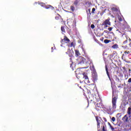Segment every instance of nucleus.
<instances>
[{
    "mask_svg": "<svg viewBox=\"0 0 131 131\" xmlns=\"http://www.w3.org/2000/svg\"><path fill=\"white\" fill-rule=\"evenodd\" d=\"M87 93L89 95H92V92L91 91V89H87Z\"/></svg>",
    "mask_w": 131,
    "mask_h": 131,
    "instance_id": "26",
    "label": "nucleus"
},
{
    "mask_svg": "<svg viewBox=\"0 0 131 131\" xmlns=\"http://www.w3.org/2000/svg\"><path fill=\"white\" fill-rule=\"evenodd\" d=\"M128 82H129V83L131 82V78L128 79Z\"/></svg>",
    "mask_w": 131,
    "mask_h": 131,
    "instance_id": "35",
    "label": "nucleus"
},
{
    "mask_svg": "<svg viewBox=\"0 0 131 131\" xmlns=\"http://www.w3.org/2000/svg\"><path fill=\"white\" fill-rule=\"evenodd\" d=\"M110 41H111V40H108V39H105V40H104V42L105 43H109V42H110Z\"/></svg>",
    "mask_w": 131,
    "mask_h": 131,
    "instance_id": "24",
    "label": "nucleus"
},
{
    "mask_svg": "<svg viewBox=\"0 0 131 131\" xmlns=\"http://www.w3.org/2000/svg\"><path fill=\"white\" fill-rule=\"evenodd\" d=\"M92 78L94 81H96L98 79V75L97 73H94L92 74Z\"/></svg>",
    "mask_w": 131,
    "mask_h": 131,
    "instance_id": "8",
    "label": "nucleus"
},
{
    "mask_svg": "<svg viewBox=\"0 0 131 131\" xmlns=\"http://www.w3.org/2000/svg\"><path fill=\"white\" fill-rule=\"evenodd\" d=\"M118 88H121V86H120V85L118 86Z\"/></svg>",
    "mask_w": 131,
    "mask_h": 131,
    "instance_id": "42",
    "label": "nucleus"
},
{
    "mask_svg": "<svg viewBox=\"0 0 131 131\" xmlns=\"http://www.w3.org/2000/svg\"><path fill=\"white\" fill-rule=\"evenodd\" d=\"M129 71H130V69L129 70Z\"/></svg>",
    "mask_w": 131,
    "mask_h": 131,
    "instance_id": "46",
    "label": "nucleus"
},
{
    "mask_svg": "<svg viewBox=\"0 0 131 131\" xmlns=\"http://www.w3.org/2000/svg\"><path fill=\"white\" fill-rule=\"evenodd\" d=\"M70 9H71L72 12H74V11L75 10V7H74V6H71Z\"/></svg>",
    "mask_w": 131,
    "mask_h": 131,
    "instance_id": "22",
    "label": "nucleus"
},
{
    "mask_svg": "<svg viewBox=\"0 0 131 131\" xmlns=\"http://www.w3.org/2000/svg\"><path fill=\"white\" fill-rule=\"evenodd\" d=\"M70 47H74V44H73V42H72L71 45H70Z\"/></svg>",
    "mask_w": 131,
    "mask_h": 131,
    "instance_id": "32",
    "label": "nucleus"
},
{
    "mask_svg": "<svg viewBox=\"0 0 131 131\" xmlns=\"http://www.w3.org/2000/svg\"><path fill=\"white\" fill-rule=\"evenodd\" d=\"M113 49H118V45L115 44L112 46Z\"/></svg>",
    "mask_w": 131,
    "mask_h": 131,
    "instance_id": "20",
    "label": "nucleus"
},
{
    "mask_svg": "<svg viewBox=\"0 0 131 131\" xmlns=\"http://www.w3.org/2000/svg\"><path fill=\"white\" fill-rule=\"evenodd\" d=\"M55 18L56 20H59V19H60V14H58Z\"/></svg>",
    "mask_w": 131,
    "mask_h": 131,
    "instance_id": "25",
    "label": "nucleus"
},
{
    "mask_svg": "<svg viewBox=\"0 0 131 131\" xmlns=\"http://www.w3.org/2000/svg\"><path fill=\"white\" fill-rule=\"evenodd\" d=\"M117 31H119V32L120 33H121V32H120V31H119V30H117Z\"/></svg>",
    "mask_w": 131,
    "mask_h": 131,
    "instance_id": "37",
    "label": "nucleus"
},
{
    "mask_svg": "<svg viewBox=\"0 0 131 131\" xmlns=\"http://www.w3.org/2000/svg\"><path fill=\"white\" fill-rule=\"evenodd\" d=\"M44 8L47 9H51L52 10H53V9H54V7L51 5H45Z\"/></svg>",
    "mask_w": 131,
    "mask_h": 131,
    "instance_id": "14",
    "label": "nucleus"
},
{
    "mask_svg": "<svg viewBox=\"0 0 131 131\" xmlns=\"http://www.w3.org/2000/svg\"><path fill=\"white\" fill-rule=\"evenodd\" d=\"M60 42L61 43H62V45L64 42L66 43H69V42H70V40L66 36H64L63 39H61Z\"/></svg>",
    "mask_w": 131,
    "mask_h": 131,
    "instance_id": "5",
    "label": "nucleus"
},
{
    "mask_svg": "<svg viewBox=\"0 0 131 131\" xmlns=\"http://www.w3.org/2000/svg\"><path fill=\"white\" fill-rule=\"evenodd\" d=\"M88 12H89V13H91V9H88Z\"/></svg>",
    "mask_w": 131,
    "mask_h": 131,
    "instance_id": "36",
    "label": "nucleus"
},
{
    "mask_svg": "<svg viewBox=\"0 0 131 131\" xmlns=\"http://www.w3.org/2000/svg\"><path fill=\"white\" fill-rule=\"evenodd\" d=\"M68 50H69V51H70V49H69Z\"/></svg>",
    "mask_w": 131,
    "mask_h": 131,
    "instance_id": "47",
    "label": "nucleus"
},
{
    "mask_svg": "<svg viewBox=\"0 0 131 131\" xmlns=\"http://www.w3.org/2000/svg\"><path fill=\"white\" fill-rule=\"evenodd\" d=\"M108 124L110 125V126H111V124H110V123H108Z\"/></svg>",
    "mask_w": 131,
    "mask_h": 131,
    "instance_id": "43",
    "label": "nucleus"
},
{
    "mask_svg": "<svg viewBox=\"0 0 131 131\" xmlns=\"http://www.w3.org/2000/svg\"><path fill=\"white\" fill-rule=\"evenodd\" d=\"M123 35H124L126 37V40L123 41V45H126V43H127V41H128V37H127V36H126V35L124 34L122 35V36H123Z\"/></svg>",
    "mask_w": 131,
    "mask_h": 131,
    "instance_id": "10",
    "label": "nucleus"
},
{
    "mask_svg": "<svg viewBox=\"0 0 131 131\" xmlns=\"http://www.w3.org/2000/svg\"><path fill=\"white\" fill-rule=\"evenodd\" d=\"M111 68H113L114 69H116L117 68H118L117 66H116V64H115V63L113 62L111 63Z\"/></svg>",
    "mask_w": 131,
    "mask_h": 131,
    "instance_id": "11",
    "label": "nucleus"
},
{
    "mask_svg": "<svg viewBox=\"0 0 131 131\" xmlns=\"http://www.w3.org/2000/svg\"><path fill=\"white\" fill-rule=\"evenodd\" d=\"M89 90H91V91L95 90V84H91L89 85Z\"/></svg>",
    "mask_w": 131,
    "mask_h": 131,
    "instance_id": "13",
    "label": "nucleus"
},
{
    "mask_svg": "<svg viewBox=\"0 0 131 131\" xmlns=\"http://www.w3.org/2000/svg\"><path fill=\"white\" fill-rule=\"evenodd\" d=\"M95 11H96V9L95 8H93L92 9V13L94 14L95 13Z\"/></svg>",
    "mask_w": 131,
    "mask_h": 131,
    "instance_id": "28",
    "label": "nucleus"
},
{
    "mask_svg": "<svg viewBox=\"0 0 131 131\" xmlns=\"http://www.w3.org/2000/svg\"><path fill=\"white\" fill-rule=\"evenodd\" d=\"M130 52L129 51H125L122 56V59L123 58H125V57H126V56H127V55H128V54H130Z\"/></svg>",
    "mask_w": 131,
    "mask_h": 131,
    "instance_id": "9",
    "label": "nucleus"
},
{
    "mask_svg": "<svg viewBox=\"0 0 131 131\" xmlns=\"http://www.w3.org/2000/svg\"><path fill=\"white\" fill-rule=\"evenodd\" d=\"M103 106V104L102 103V102H99V103H97L96 104V107H97L98 108H102Z\"/></svg>",
    "mask_w": 131,
    "mask_h": 131,
    "instance_id": "16",
    "label": "nucleus"
},
{
    "mask_svg": "<svg viewBox=\"0 0 131 131\" xmlns=\"http://www.w3.org/2000/svg\"><path fill=\"white\" fill-rule=\"evenodd\" d=\"M77 78L80 80V81H84L85 83H90V80H89V76L88 74L83 73V74H78L77 75Z\"/></svg>",
    "mask_w": 131,
    "mask_h": 131,
    "instance_id": "1",
    "label": "nucleus"
},
{
    "mask_svg": "<svg viewBox=\"0 0 131 131\" xmlns=\"http://www.w3.org/2000/svg\"><path fill=\"white\" fill-rule=\"evenodd\" d=\"M122 120L123 122H128V117L127 116V114L125 115L122 118Z\"/></svg>",
    "mask_w": 131,
    "mask_h": 131,
    "instance_id": "7",
    "label": "nucleus"
},
{
    "mask_svg": "<svg viewBox=\"0 0 131 131\" xmlns=\"http://www.w3.org/2000/svg\"><path fill=\"white\" fill-rule=\"evenodd\" d=\"M39 5H40V6H41V7H43V8H45V7L46 6V4H45L43 3H41V2L39 3Z\"/></svg>",
    "mask_w": 131,
    "mask_h": 131,
    "instance_id": "23",
    "label": "nucleus"
},
{
    "mask_svg": "<svg viewBox=\"0 0 131 131\" xmlns=\"http://www.w3.org/2000/svg\"><path fill=\"white\" fill-rule=\"evenodd\" d=\"M130 122H131V118L129 119Z\"/></svg>",
    "mask_w": 131,
    "mask_h": 131,
    "instance_id": "45",
    "label": "nucleus"
},
{
    "mask_svg": "<svg viewBox=\"0 0 131 131\" xmlns=\"http://www.w3.org/2000/svg\"><path fill=\"white\" fill-rule=\"evenodd\" d=\"M103 119L104 121H105V122H107V119H106V118H103Z\"/></svg>",
    "mask_w": 131,
    "mask_h": 131,
    "instance_id": "34",
    "label": "nucleus"
},
{
    "mask_svg": "<svg viewBox=\"0 0 131 131\" xmlns=\"http://www.w3.org/2000/svg\"><path fill=\"white\" fill-rule=\"evenodd\" d=\"M78 60L79 61L78 64H84V62H85V58H84V57H80Z\"/></svg>",
    "mask_w": 131,
    "mask_h": 131,
    "instance_id": "6",
    "label": "nucleus"
},
{
    "mask_svg": "<svg viewBox=\"0 0 131 131\" xmlns=\"http://www.w3.org/2000/svg\"><path fill=\"white\" fill-rule=\"evenodd\" d=\"M70 60L71 61H72V58H70Z\"/></svg>",
    "mask_w": 131,
    "mask_h": 131,
    "instance_id": "41",
    "label": "nucleus"
},
{
    "mask_svg": "<svg viewBox=\"0 0 131 131\" xmlns=\"http://www.w3.org/2000/svg\"><path fill=\"white\" fill-rule=\"evenodd\" d=\"M78 3H79V0H75L74 2V5H75V6H77V5H78Z\"/></svg>",
    "mask_w": 131,
    "mask_h": 131,
    "instance_id": "21",
    "label": "nucleus"
},
{
    "mask_svg": "<svg viewBox=\"0 0 131 131\" xmlns=\"http://www.w3.org/2000/svg\"><path fill=\"white\" fill-rule=\"evenodd\" d=\"M112 29H113V27H110L108 28L109 31H112Z\"/></svg>",
    "mask_w": 131,
    "mask_h": 131,
    "instance_id": "27",
    "label": "nucleus"
},
{
    "mask_svg": "<svg viewBox=\"0 0 131 131\" xmlns=\"http://www.w3.org/2000/svg\"><path fill=\"white\" fill-rule=\"evenodd\" d=\"M75 55L77 57H78V56H80V53H79V51L76 50H75Z\"/></svg>",
    "mask_w": 131,
    "mask_h": 131,
    "instance_id": "17",
    "label": "nucleus"
},
{
    "mask_svg": "<svg viewBox=\"0 0 131 131\" xmlns=\"http://www.w3.org/2000/svg\"><path fill=\"white\" fill-rule=\"evenodd\" d=\"M112 121H113V122H114V121H115V117H113L112 118Z\"/></svg>",
    "mask_w": 131,
    "mask_h": 131,
    "instance_id": "31",
    "label": "nucleus"
},
{
    "mask_svg": "<svg viewBox=\"0 0 131 131\" xmlns=\"http://www.w3.org/2000/svg\"><path fill=\"white\" fill-rule=\"evenodd\" d=\"M112 109L111 106H110V110L111 111Z\"/></svg>",
    "mask_w": 131,
    "mask_h": 131,
    "instance_id": "44",
    "label": "nucleus"
},
{
    "mask_svg": "<svg viewBox=\"0 0 131 131\" xmlns=\"http://www.w3.org/2000/svg\"><path fill=\"white\" fill-rule=\"evenodd\" d=\"M123 70H125V69H126L125 67H123Z\"/></svg>",
    "mask_w": 131,
    "mask_h": 131,
    "instance_id": "38",
    "label": "nucleus"
},
{
    "mask_svg": "<svg viewBox=\"0 0 131 131\" xmlns=\"http://www.w3.org/2000/svg\"><path fill=\"white\" fill-rule=\"evenodd\" d=\"M66 28V27L62 26L61 27V31L62 33H66V30H65Z\"/></svg>",
    "mask_w": 131,
    "mask_h": 131,
    "instance_id": "12",
    "label": "nucleus"
},
{
    "mask_svg": "<svg viewBox=\"0 0 131 131\" xmlns=\"http://www.w3.org/2000/svg\"><path fill=\"white\" fill-rule=\"evenodd\" d=\"M127 113L128 115H130V114H131V106L129 107L128 108Z\"/></svg>",
    "mask_w": 131,
    "mask_h": 131,
    "instance_id": "19",
    "label": "nucleus"
},
{
    "mask_svg": "<svg viewBox=\"0 0 131 131\" xmlns=\"http://www.w3.org/2000/svg\"><path fill=\"white\" fill-rule=\"evenodd\" d=\"M129 46L130 47H131V42L129 43Z\"/></svg>",
    "mask_w": 131,
    "mask_h": 131,
    "instance_id": "40",
    "label": "nucleus"
},
{
    "mask_svg": "<svg viewBox=\"0 0 131 131\" xmlns=\"http://www.w3.org/2000/svg\"><path fill=\"white\" fill-rule=\"evenodd\" d=\"M118 10H119V8L117 7H113L111 8V10L113 12H118Z\"/></svg>",
    "mask_w": 131,
    "mask_h": 131,
    "instance_id": "15",
    "label": "nucleus"
},
{
    "mask_svg": "<svg viewBox=\"0 0 131 131\" xmlns=\"http://www.w3.org/2000/svg\"><path fill=\"white\" fill-rule=\"evenodd\" d=\"M118 20L121 22V21H122V18L121 17H118Z\"/></svg>",
    "mask_w": 131,
    "mask_h": 131,
    "instance_id": "29",
    "label": "nucleus"
},
{
    "mask_svg": "<svg viewBox=\"0 0 131 131\" xmlns=\"http://www.w3.org/2000/svg\"><path fill=\"white\" fill-rule=\"evenodd\" d=\"M128 40H129V41H131V39H130V38H129Z\"/></svg>",
    "mask_w": 131,
    "mask_h": 131,
    "instance_id": "39",
    "label": "nucleus"
},
{
    "mask_svg": "<svg viewBox=\"0 0 131 131\" xmlns=\"http://www.w3.org/2000/svg\"><path fill=\"white\" fill-rule=\"evenodd\" d=\"M118 99V96H114V95L113 93V98H112V106L113 109H116V102H117V99Z\"/></svg>",
    "mask_w": 131,
    "mask_h": 131,
    "instance_id": "4",
    "label": "nucleus"
},
{
    "mask_svg": "<svg viewBox=\"0 0 131 131\" xmlns=\"http://www.w3.org/2000/svg\"><path fill=\"white\" fill-rule=\"evenodd\" d=\"M91 28L92 29H94L95 28V25L94 24L91 25Z\"/></svg>",
    "mask_w": 131,
    "mask_h": 131,
    "instance_id": "30",
    "label": "nucleus"
},
{
    "mask_svg": "<svg viewBox=\"0 0 131 131\" xmlns=\"http://www.w3.org/2000/svg\"><path fill=\"white\" fill-rule=\"evenodd\" d=\"M95 118H96V120L97 123L98 130V131H106V129L105 128V126H106V125H105V124L101 123V127H100V123L101 122V120H99V118L98 117V116H96L95 117Z\"/></svg>",
    "mask_w": 131,
    "mask_h": 131,
    "instance_id": "2",
    "label": "nucleus"
},
{
    "mask_svg": "<svg viewBox=\"0 0 131 131\" xmlns=\"http://www.w3.org/2000/svg\"><path fill=\"white\" fill-rule=\"evenodd\" d=\"M102 26H104V29H107V27H110L111 26V22H110V18L108 17L102 24Z\"/></svg>",
    "mask_w": 131,
    "mask_h": 131,
    "instance_id": "3",
    "label": "nucleus"
},
{
    "mask_svg": "<svg viewBox=\"0 0 131 131\" xmlns=\"http://www.w3.org/2000/svg\"><path fill=\"white\" fill-rule=\"evenodd\" d=\"M110 127H111V129H112V130H114V127H113V126H112H112H110Z\"/></svg>",
    "mask_w": 131,
    "mask_h": 131,
    "instance_id": "33",
    "label": "nucleus"
},
{
    "mask_svg": "<svg viewBox=\"0 0 131 131\" xmlns=\"http://www.w3.org/2000/svg\"><path fill=\"white\" fill-rule=\"evenodd\" d=\"M105 70L108 78H110V75L109 74V72L108 71V68L107 67V66H105Z\"/></svg>",
    "mask_w": 131,
    "mask_h": 131,
    "instance_id": "18",
    "label": "nucleus"
}]
</instances>
